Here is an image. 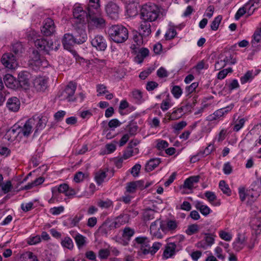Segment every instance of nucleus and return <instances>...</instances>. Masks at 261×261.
<instances>
[{
    "instance_id": "obj_1",
    "label": "nucleus",
    "mask_w": 261,
    "mask_h": 261,
    "mask_svg": "<svg viewBox=\"0 0 261 261\" xmlns=\"http://www.w3.org/2000/svg\"><path fill=\"white\" fill-rule=\"evenodd\" d=\"M74 21L76 23H88L89 27L97 28H104L106 21L101 15L100 10L88 11L83 10L81 6H75L73 10Z\"/></svg>"
},
{
    "instance_id": "obj_2",
    "label": "nucleus",
    "mask_w": 261,
    "mask_h": 261,
    "mask_svg": "<svg viewBox=\"0 0 261 261\" xmlns=\"http://www.w3.org/2000/svg\"><path fill=\"white\" fill-rule=\"evenodd\" d=\"M48 122L46 116L34 115L29 119L22 126H18V133L24 137H28L34 131V135L43 129Z\"/></svg>"
},
{
    "instance_id": "obj_3",
    "label": "nucleus",
    "mask_w": 261,
    "mask_h": 261,
    "mask_svg": "<svg viewBox=\"0 0 261 261\" xmlns=\"http://www.w3.org/2000/svg\"><path fill=\"white\" fill-rule=\"evenodd\" d=\"M111 39L116 43L125 42L128 37L127 29L122 25H114L108 31Z\"/></svg>"
},
{
    "instance_id": "obj_4",
    "label": "nucleus",
    "mask_w": 261,
    "mask_h": 261,
    "mask_svg": "<svg viewBox=\"0 0 261 261\" xmlns=\"http://www.w3.org/2000/svg\"><path fill=\"white\" fill-rule=\"evenodd\" d=\"M159 12V9L156 5L148 3L142 7L140 17L142 20L152 22L158 18Z\"/></svg>"
},
{
    "instance_id": "obj_5",
    "label": "nucleus",
    "mask_w": 261,
    "mask_h": 261,
    "mask_svg": "<svg viewBox=\"0 0 261 261\" xmlns=\"http://www.w3.org/2000/svg\"><path fill=\"white\" fill-rule=\"evenodd\" d=\"M86 39L85 31L81 33L80 36H76L75 37L70 34H65L62 39V43L65 49L69 50L74 44H82L86 41Z\"/></svg>"
},
{
    "instance_id": "obj_6",
    "label": "nucleus",
    "mask_w": 261,
    "mask_h": 261,
    "mask_svg": "<svg viewBox=\"0 0 261 261\" xmlns=\"http://www.w3.org/2000/svg\"><path fill=\"white\" fill-rule=\"evenodd\" d=\"M35 45L40 50L48 54L50 50H57L60 46L58 41L54 42L51 40H47L43 38L37 39L34 41Z\"/></svg>"
},
{
    "instance_id": "obj_7",
    "label": "nucleus",
    "mask_w": 261,
    "mask_h": 261,
    "mask_svg": "<svg viewBox=\"0 0 261 261\" xmlns=\"http://www.w3.org/2000/svg\"><path fill=\"white\" fill-rule=\"evenodd\" d=\"M150 233L152 236L155 238L162 239L163 236L166 233L163 220L157 219L152 222L150 226Z\"/></svg>"
},
{
    "instance_id": "obj_8",
    "label": "nucleus",
    "mask_w": 261,
    "mask_h": 261,
    "mask_svg": "<svg viewBox=\"0 0 261 261\" xmlns=\"http://www.w3.org/2000/svg\"><path fill=\"white\" fill-rule=\"evenodd\" d=\"M76 89V85L73 82H70L61 93V99L67 100L68 101H74L76 98L74 93Z\"/></svg>"
},
{
    "instance_id": "obj_9",
    "label": "nucleus",
    "mask_w": 261,
    "mask_h": 261,
    "mask_svg": "<svg viewBox=\"0 0 261 261\" xmlns=\"http://www.w3.org/2000/svg\"><path fill=\"white\" fill-rule=\"evenodd\" d=\"M34 57L30 61V65L34 70H38L41 67H46L48 65V61L43 57H40L37 53L33 52Z\"/></svg>"
},
{
    "instance_id": "obj_10",
    "label": "nucleus",
    "mask_w": 261,
    "mask_h": 261,
    "mask_svg": "<svg viewBox=\"0 0 261 261\" xmlns=\"http://www.w3.org/2000/svg\"><path fill=\"white\" fill-rule=\"evenodd\" d=\"M105 11L108 16L112 19L116 20L119 18V7L112 2H109L105 6Z\"/></svg>"
},
{
    "instance_id": "obj_11",
    "label": "nucleus",
    "mask_w": 261,
    "mask_h": 261,
    "mask_svg": "<svg viewBox=\"0 0 261 261\" xmlns=\"http://www.w3.org/2000/svg\"><path fill=\"white\" fill-rule=\"evenodd\" d=\"M30 74L28 72H20L17 80V88H21L25 90L29 89L30 85Z\"/></svg>"
},
{
    "instance_id": "obj_12",
    "label": "nucleus",
    "mask_w": 261,
    "mask_h": 261,
    "mask_svg": "<svg viewBox=\"0 0 261 261\" xmlns=\"http://www.w3.org/2000/svg\"><path fill=\"white\" fill-rule=\"evenodd\" d=\"M41 31L45 36H49L53 35L55 32V25L53 20L50 18L45 19Z\"/></svg>"
},
{
    "instance_id": "obj_13",
    "label": "nucleus",
    "mask_w": 261,
    "mask_h": 261,
    "mask_svg": "<svg viewBox=\"0 0 261 261\" xmlns=\"http://www.w3.org/2000/svg\"><path fill=\"white\" fill-rule=\"evenodd\" d=\"M1 62L6 68L9 69H14L17 65L15 57L11 53L4 54Z\"/></svg>"
},
{
    "instance_id": "obj_14",
    "label": "nucleus",
    "mask_w": 261,
    "mask_h": 261,
    "mask_svg": "<svg viewBox=\"0 0 261 261\" xmlns=\"http://www.w3.org/2000/svg\"><path fill=\"white\" fill-rule=\"evenodd\" d=\"M91 43L92 45L98 50L103 51L107 47L106 40L101 35L95 36L91 39Z\"/></svg>"
},
{
    "instance_id": "obj_15",
    "label": "nucleus",
    "mask_w": 261,
    "mask_h": 261,
    "mask_svg": "<svg viewBox=\"0 0 261 261\" xmlns=\"http://www.w3.org/2000/svg\"><path fill=\"white\" fill-rule=\"evenodd\" d=\"M233 107L234 105L233 103H231L226 107L216 111L212 115L208 116V120L210 121H213L223 117L230 112L233 109Z\"/></svg>"
},
{
    "instance_id": "obj_16",
    "label": "nucleus",
    "mask_w": 261,
    "mask_h": 261,
    "mask_svg": "<svg viewBox=\"0 0 261 261\" xmlns=\"http://www.w3.org/2000/svg\"><path fill=\"white\" fill-rule=\"evenodd\" d=\"M34 87L37 91L44 92L48 87L47 79L45 77H37L33 82Z\"/></svg>"
},
{
    "instance_id": "obj_17",
    "label": "nucleus",
    "mask_w": 261,
    "mask_h": 261,
    "mask_svg": "<svg viewBox=\"0 0 261 261\" xmlns=\"http://www.w3.org/2000/svg\"><path fill=\"white\" fill-rule=\"evenodd\" d=\"M138 31L142 36L146 37L149 36L151 33V25L149 21L142 20L140 22Z\"/></svg>"
},
{
    "instance_id": "obj_18",
    "label": "nucleus",
    "mask_w": 261,
    "mask_h": 261,
    "mask_svg": "<svg viewBox=\"0 0 261 261\" xmlns=\"http://www.w3.org/2000/svg\"><path fill=\"white\" fill-rule=\"evenodd\" d=\"M215 242V236L207 233L205 234L204 239L198 243V247L206 249L208 247H211Z\"/></svg>"
},
{
    "instance_id": "obj_19",
    "label": "nucleus",
    "mask_w": 261,
    "mask_h": 261,
    "mask_svg": "<svg viewBox=\"0 0 261 261\" xmlns=\"http://www.w3.org/2000/svg\"><path fill=\"white\" fill-rule=\"evenodd\" d=\"M20 102L16 97H12L8 99L7 102V107L12 112H17L20 108Z\"/></svg>"
},
{
    "instance_id": "obj_20",
    "label": "nucleus",
    "mask_w": 261,
    "mask_h": 261,
    "mask_svg": "<svg viewBox=\"0 0 261 261\" xmlns=\"http://www.w3.org/2000/svg\"><path fill=\"white\" fill-rule=\"evenodd\" d=\"M143 183V181L142 180H138L127 183L125 187V192L132 194L135 193L137 189H142Z\"/></svg>"
},
{
    "instance_id": "obj_21",
    "label": "nucleus",
    "mask_w": 261,
    "mask_h": 261,
    "mask_svg": "<svg viewBox=\"0 0 261 261\" xmlns=\"http://www.w3.org/2000/svg\"><path fill=\"white\" fill-rule=\"evenodd\" d=\"M129 221V216L127 214H121L115 218L112 222V226L116 228L120 227L121 225L127 223Z\"/></svg>"
},
{
    "instance_id": "obj_22",
    "label": "nucleus",
    "mask_w": 261,
    "mask_h": 261,
    "mask_svg": "<svg viewBox=\"0 0 261 261\" xmlns=\"http://www.w3.org/2000/svg\"><path fill=\"white\" fill-rule=\"evenodd\" d=\"M144 36H142L138 32H135L133 36V41L135 44H132L130 48L134 52H137L139 47L143 44V38Z\"/></svg>"
},
{
    "instance_id": "obj_23",
    "label": "nucleus",
    "mask_w": 261,
    "mask_h": 261,
    "mask_svg": "<svg viewBox=\"0 0 261 261\" xmlns=\"http://www.w3.org/2000/svg\"><path fill=\"white\" fill-rule=\"evenodd\" d=\"M199 180V176H191L185 180L183 187L184 188L192 190L194 188V185L197 184Z\"/></svg>"
},
{
    "instance_id": "obj_24",
    "label": "nucleus",
    "mask_w": 261,
    "mask_h": 261,
    "mask_svg": "<svg viewBox=\"0 0 261 261\" xmlns=\"http://www.w3.org/2000/svg\"><path fill=\"white\" fill-rule=\"evenodd\" d=\"M4 81L7 87L11 89L17 88V80L11 74H6L4 77Z\"/></svg>"
},
{
    "instance_id": "obj_25",
    "label": "nucleus",
    "mask_w": 261,
    "mask_h": 261,
    "mask_svg": "<svg viewBox=\"0 0 261 261\" xmlns=\"http://www.w3.org/2000/svg\"><path fill=\"white\" fill-rule=\"evenodd\" d=\"M195 206L204 216H207L212 212L211 208L206 205L203 204L201 201H196Z\"/></svg>"
},
{
    "instance_id": "obj_26",
    "label": "nucleus",
    "mask_w": 261,
    "mask_h": 261,
    "mask_svg": "<svg viewBox=\"0 0 261 261\" xmlns=\"http://www.w3.org/2000/svg\"><path fill=\"white\" fill-rule=\"evenodd\" d=\"M176 245L174 243H169L167 244L164 251V256L166 258L172 257L175 253Z\"/></svg>"
},
{
    "instance_id": "obj_27",
    "label": "nucleus",
    "mask_w": 261,
    "mask_h": 261,
    "mask_svg": "<svg viewBox=\"0 0 261 261\" xmlns=\"http://www.w3.org/2000/svg\"><path fill=\"white\" fill-rule=\"evenodd\" d=\"M251 226L253 233L257 236L261 233V220L259 218H254L251 222Z\"/></svg>"
},
{
    "instance_id": "obj_28",
    "label": "nucleus",
    "mask_w": 261,
    "mask_h": 261,
    "mask_svg": "<svg viewBox=\"0 0 261 261\" xmlns=\"http://www.w3.org/2000/svg\"><path fill=\"white\" fill-rule=\"evenodd\" d=\"M18 126L14 125L12 128L9 129L5 135L6 138L9 141H13L18 135H20L18 133Z\"/></svg>"
},
{
    "instance_id": "obj_29",
    "label": "nucleus",
    "mask_w": 261,
    "mask_h": 261,
    "mask_svg": "<svg viewBox=\"0 0 261 261\" xmlns=\"http://www.w3.org/2000/svg\"><path fill=\"white\" fill-rule=\"evenodd\" d=\"M72 237L74 239L79 249H81L86 245L87 238L85 236L79 233H76L74 236H73Z\"/></svg>"
},
{
    "instance_id": "obj_30",
    "label": "nucleus",
    "mask_w": 261,
    "mask_h": 261,
    "mask_svg": "<svg viewBox=\"0 0 261 261\" xmlns=\"http://www.w3.org/2000/svg\"><path fill=\"white\" fill-rule=\"evenodd\" d=\"M135 241L139 244L141 245V249L143 253V249H147L150 248L149 241L148 239L144 237H137Z\"/></svg>"
},
{
    "instance_id": "obj_31",
    "label": "nucleus",
    "mask_w": 261,
    "mask_h": 261,
    "mask_svg": "<svg viewBox=\"0 0 261 261\" xmlns=\"http://www.w3.org/2000/svg\"><path fill=\"white\" fill-rule=\"evenodd\" d=\"M161 159L155 158L150 159L145 165V169L147 171H151L156 168L160 163Z\"/></svg>"
},
{
    "instance_id": "obj_32",
    "label": "nucleus",
    "mask_w": 261,
    "mask_h": 261,
    "mask_svg": "<svg viewBox=\"0 0 261 261\" xmlns=\"http://www.w3.org/2000/svg\"><path fill=\"white\" fill-rule=\"evenodd\" d=\"M68 189V185L66 184H62L59 186V187H55L52 188V194L55 195H58L59 193L66 194L67 190Z\"/></svg>"
},
{
    "instance_id": "obj_33",
    "label": "nucleus",
    "mask_w": 261,
    "mask_h": 261,
    "mask_svg": "<svg viewBox=\"0 0 261 261\" xmlns=\"http://www.w3.org/2000/svg\"><path fill=\"white\" fill-rule=\"evenodd\" d=\"M20 261H38L37 256L33 252L28 251L21 254Z\"/></svg>"
},
{
    "instance_id": "obj_34",
    "label": "nucleus",
    "mask_w": 261,
    "mask_h": 261,
    "mask_svg": "<svg viewBox=\"0 0 261 261\" xmlns=\"http://www.w3.org/2000/svg\"><path fill=\"white\" fill-rule=\"evenodd\" d=\"M205 197L212 204L215 206H219L220 204V201L215 202L217 200V196L213 192L206 191L204 193Z\"/></svg>"
},
{
    "instance_id": "obj_35",
    "label": "nucleus",
    "mask_w": 261,
    "mask_h": 261,
    "mask_svg": "<svg viewBox=\"0 0 261 261\" xmlns=\"http://www.w3.org/2000/svg\"><path fill=\"white\" fill-rule=\"evenodd\" d=\"M82 214L76 215L72 218H70L67 220L68 226L69 227H73L77 225L79 222L83 219Z\"/></svg>"
},
{
    "instance_id": "obj_36",
    "label": "nucleus",
    "mask_w": 261,
    "mask_h": 261,
    "mask_svg": "<svg viewBox=\"0 0 261 261\" xmlns=\"http://www.w3.org/2000/svg\"><path fill=\"white\" fill-rule=\"evenodd\" d=\"M162 244L159 242H155L153 244L152 246L147 249H143L144 254H154L155 253L161 248Z\"/></svg>"
},
{
    "instance_id": "obj_37",
    "label": "nucleus",
    "mask_w": 261,
    "mask_h": 261,
    "mask_svg": "<svg viewBox=\"0 0 261 261\" xmlns=\"http://www.w3.org/2000/svg\"><path fill=\"white\" fill-rule=\"evenodd\" d=\"M163 224L165 225L166 233L169 231L175 230L177 227V223L175 220L163 221Z\"/></svg>"
},
{
    "instance_id": "obj_38",
    "label": "nucleus",
    "mask_w": 261,
    "mask_h": 261,
    "mask_svg": "<svg viewBox=\"0 0 261 261\" xmlns=\"http://www.w3.org/2000/svg\"><path fill=\"white\" fill-rule=\"evenodd\" d=\"M106 177V171L100 170L95 173L94 178L97 184L100 185L105 181Z\"/></svg>"
},
{
    "instance_id": "obj_39",
    "label": "nucleus",
    "mask_w": 261,
    "mask_h": 261,
    "mask_svg": "<svg viewBox=\"0 0 261 261\" xmlns=\"http://www.w3.org/2000/svg\"><path fill=\"white\" fill-rule=\"evenodd\" d=\"M134 234L135 230L134 229L126 227L122 231V237L124 240L129 241Z\"/></svg>"
},
{
    "instance_id": "obj_40",
    "label": "nucleus",
    "mask_w": 261,
    "mask_h": 261,
    "mask_svg": "<svg viewBox=\"0 0 261 261\" xmlns=\"http://www.w3.org/2000/svg\"><path fill=\"white\" fill-rule=\"evenodd\" d=\"M184 114V107H181L174 110L169 116V120H175L181 117Z\"/></svg>"
},
{
    "instance_id": "obj_41",
    "label": "nucleus",
    "mask_w": 261,
    "mask_h": 261,
    "mask_svg": "<svg viewBox=\"0 0 261 261\" xmlns=\"http://www.w3.org/2000/svg\"><path fill=\"white\" fill-rule=\"evenodd\" d=\"M63 247L66 248L69 250H72L74 247L73 242L72 239L69 237L64 238L61 242Z\"/></svg>"
},
{
    "instance_id": "obj_42",
    "label": "nucleus",
    "mask_w": 261,
    "mask_h": 261,
    "mask_svg": "<svg viewBox=\"0 0 261 261\" xmlns=\"http://www.w3.org/2000/svg\"><path fill=\"white\" fill-rule=\"evenodd\" d=\"M87 9L88 12L100 10L99 0H89Z\"/></svg>"
},
{
    "instance_id": "obj_43",
    "label": "nucleus",
    "mask_w": 261,
    "mask_h": 261,
    "mask_svg": "<svg viewBox=\"0 0 261 261\" xmlns=\"http://www.w3.org/2000/svg\"><path fill=\"white\" fill-rule=\"evenodd\" d=\"M111 227H113L112 224L111 225L109 223L105 222L99 227L98 231L102 235L107 236L110 231Z\"/></svg>"
},
{
    "instance_id": "obj_44",
    "label": "nucleus",
    "mask_w": 261,
    "mask_h": 261,
    "mask_svg": "<svg viewBox=\"0 0 261 261\" xmlns=\"http://www.w3.org/2000/svg\"><path fill=\"white\" fill-rule=\"evenodd\" d=\"M244 239H241L240 235H238L237 238L233 243V249L237 251H240L244 247Z\"/></svg>"
},
{
    "instance_id": "obj_45",
    "label": "nucleus",
    "mask_w": 261,
    "mask_h": 261,
    "mask_svg": "<svg viewBox=\"0 0 261 261\" xmlns=\"http://www.w3.org/2000/svg\"><path fill=\"white\" fill-rule=\"evenodd\" d=\"M132 96L136 102L140 103L142 101V93L139 90H135L132 92Z\"/></svg>"
},
{
    "instance_id": "obj_46",
    "label": "nucleus",
    "mask_w": 261,
    "mask_h": 261,
    "mask_svg": "<svg viewBox=\"0 0 261 261\" xmlns=\"http://www.w3.org/2000/svg\"><path fill=\"white\" fill-rule=\"evenodd\" d=\"M219 188L223 192V193L228 196L230 195L231 190L229 186L224 180H221L219 184Z\"/></svg>"
},
{
    "instance_id": "obj_47",
    "label": "nucleus",
    "mask_w": 261,
    "mask_h": 261,
    "mask_svg": "<svg viewBox=\"0 0 261 261\" xmlns=\"http://www.w3.org/2000/svg\"><path fill=\"white\" fill-rule=\"evenodd\" d=\"M113 201L109 199H107L106 200H99L97 202L98 206L102 208H109L113 206Z\"/></svg>"
},
{
    "instance_id": "obj_48",
    "label": "nucleus",
    "mask_w": 261,
    "mask_h": 261,
    "mask_svg": "<svg viewBox=\"0 0 261 261\" xmlns=\"http://www.w3.org/2000/svg\"><path fill=\"white\" fill-rule=\"evenodd\" d=\"M222 19V17L221 15H218L216 17L211 24V29L213 31L217 30Z\"/></svg>"
},
{
    "instance_id": "obj_49",
    "label": "nucleus",
    "mask_w": 261,
    "mask_h": 261,
    "mask_svg": "<svg viewBox=\"0 0 261 261\" xmlns=\"http://www.w3.org/2000/svg\"><path fill=\"white\" fill-rule=\"evenodd\" d=\"M246 119L244 118L237 120L233 126V130L236 132H239L244 125Z\"/></svg>"
},
{
    "instance_id": "obj_50",
    "label": "nucleus",
    "mask_w": 261,
    "mask_h": 261,
    "mask_svg": "<svg viewBox=\"0 0 261 261\" xmlns=\"http://www.w3.org/2000/svg\"><path fill=\"white\" fill-rule=\"evenodd\" d=\"M176 35V30L174 28L170 27L168 29V30L166 32L164 35V37L165 39L167 40H171L174 38Z\"/></svg>"
},
{
    "instance_id": "obj_51",
    "label": "nucleus",
    "mask_w": 261,
    "mask_h": 261,
    "mask_svg": "<svg viewBox=\"0 0 261 261\" xmlns=\"http://www.w3.org/2000/svg\"><path fill=\"white\" fill-rule=\"evenodd\" d=\"M155 212L152 210H146L143 213V218L145 221H149L154 218Z\"/></svg>"
},
{
    "instance_id": "obj_52",
    "label": "nucleus",
    "mask_w": 261,
    "mask_h": 261,
    "mask_svg": "<svg viewBox=\"0 0 261 261\" xmlns=\"http://www.w3.org/2000/svg\"><path fill=\"white\" fill-rule=\"evenodd\" d=\"M222 61L223 63L222 64V66H225L227 64H234L237 62L236 58L231 55L226 56Z\"/></svg>"
},
{
    "instance_id": "obj_53",
    "label": "nucleus",
    "mask_w": 261,
    "mask_h": 261,
    "mask_svg": "<svg viewBox=\"0 0 261 261\" xmlns=\"http://www.w3.org/2000/svg\"><path fill=\"white\" fill-rule=\"evenodd\" d=\"M12 51L15 55H19L23 50L22 45L20 42H17L12 45Z\"/></svg>"
},
{
    "instance_id": "obj_54",
    "label": "nucleus",
    "mask_w": 261,
    "mask_h": 261,
    "mask_svg": "<svg viewBox=\"0 0 261 261\" xmlns=\"http://www.w3.org/2000/svg\"><path fill=\"white\" fill-rule=\"evenodd\" d=\"M198 229L199 227L197 224H192L188 226L186 232L187 234L191 236L196 233L198 231Z\"/></svg>"
},
{
    "instance_id": "obj_55",
    "label": "nucleus",
    "mask_w": 261,
    "mask_h": 261,
    "mask_svg": "<svg viewBox=\"0 0 261 261\" xmlns=\"http://www.w3.org/2000/svg\"><path fill=\"white\" fill-rule=\"evenodd\" d=\"M2 191L4 193L6 194L9 192L12 188V185L10 180H7L1 186Z\"/></svg>"
},
{
    "instance_id": "obj_56",
    "label": "nucleus",
    "mask_w": 261,
    "mask_h": 261,
    "mask_svg": "<svg viewBox=\"0 0 261 261\" xmlns=\"http://www.w3.org/2000/svg\"><path fill=\"white\" fill-rule=\"evenodd\" d=\"M171 92L174 97L178 98L182 93L181 88L179 86H174L172 88Z\"/></svg>"
},
{
    "instance_id": "obj_57",
    "label": "nucleus",
    "mask_w": 261,
    "mask_h": 261,
    "mask_svg": "<svg viewBox=\"0 0 261 261\" xmlns=\"http://www.w3.org/2000/svg\"><path fill=\"white\" fill-rule=\"evenodd\" d=\"M169 145L168 143L163 140L159 139L156 140V147L158 150H162L166 148Z\"/></svg>"
},
{
    "instance_id": "obj_58",
    "label": "nucleus",
    "mask_w": 261,
    "mask_h": 261,
    "mask_svg": "<svg viewBox=\"0 0 261 261\" xmlns=\"http://www.w3.org/2000/svg\"><path fill=\"white\" fill-rule=\"evenodd\" d=\"M214 144H210L203 151H200V153L201 154V156L204 157L210 154L214 150Z\"/></svg>"
},
{
    "instance_id": "obj_59",
    "label": "nucleus",
    "mask_w": 261,
    "mask_h": 261,
    "mask_svg": "<svg viewBox=\"0 0 261 261\" xmlns=\"http://www.w3.org/2000/svg\"><path fill=\"white\" fill-rule=\"evenodd\" d=\"M248 8H249V7H246L245 5L244 6L239 8L235 14V19L236 20H239L241 17L243 16L246 13V9Z\"/></svg>"
},
{
    "instance_id": "obj_60",
    "label": "nucleus",
    "mask_w": 261,
    "mask_h": 261,
    "mask_svg": "<svg viewBox=\"0 0 261 261\" xmlns=\"http://www.w3.org/2000/svg\"><path fill=\"white\" fill-rule=\"evenodd\" d=\"M138 126L135 124H130L127 126V134H128L130 137L134 136L137 131Z\"/></svg>"
},
{
    "instance_id": "obj_61",
    "label": "nucleus",
    "mask_w": 261,
    "mask_h": 261,
    "mask_svg": "<svg viewBox=\"0 0 261 261\" xmlns=\"http://www.w3.org/2000/svg\"><path fill=\"white\" fill-rule=\"evenodd\" d=\"M97 92H98L97 96H100L108 93L107 90V87L102 84L97 85L96 87Z\"/></svg>"
},
{
    "instance_id": "obj_62",
    "label": "nucleus",
    "mask_w": 261,
    "mask_h": 261,
    "mask_svg": "<svg viewBox=\"0 0 261 261\" xmlns=\"http://www.w3.org/2000/svg\"><path fill=\"white\" fill-rule=\"evenodd\" d=\"M156 74L160 78H164L167 77L169 73L165 68L161 67L157 70Z\"/></svg>"
},
{
    "instance_id": "obj_63",
    "label": "nucleus",
    "mask_w": 261,
    "mask_h": 261,
    "mask_svg": "<svg viewBox=\"0 0 261 261\" xmlns=\"http://www.w3.org/2000/svg\"><path fill=\"white\" fill-rule=\"evenodd\" d=\"M64 208L63 206L54 207L51 208L49 212L53 215H58L64 211Z\"/></svg>"
},
{
    "instance_id": "obj_64",
    "label": "nucleus",
    "mask_w": 261,
    "mask_h": 261,
    "mask_svg": "<svg viewBox=\"0 0 261 261\" xmlns=\"http://www.w3.org/2000/svg\"><path fill=\"white\" fill-rule=\"evenodd\" d=\"M253 39L252 40V43L254 44L255 42L256 43H259L261 41V32H260V30H258L256 31L253 36Z\"/></svg>"
}]
</instances>
